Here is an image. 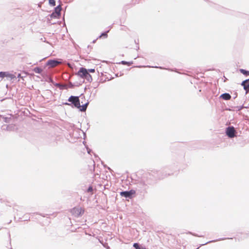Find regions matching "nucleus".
<instances>
[{"instance_id":"7","label":"nucleus","mask_w":249,"mask_h":249,"mask_svg":"<svg viewBox=\"0 0 249 249\" xmlns=\"http://www.w3.org/2000/svg\"><path fill=\"white\" fill-rule=\"evenodd\" d=\"M241 85L243 86L244 89L246 90V93L249 92V79L242 82Z\"/></svg>"},{"instance_id":"15","label":"nucleus","mask_w":249,"mask_h":249,"mask_svg":"<svg viewBox=\"0 0 249 249\" xmlns=\"http://www.w3.org/2000/svg\"><path fill=\"white\" fill-rule=\"evenodd\" d=\"M61 11V8L59 6H57L55 9V12L58 14H59Z\"/></svg>"},{"instance_id":"18","label":"nucleus","mask_w":249,"mask_h":249,"mask_svg":"<svg viewBox=\"0 0 249 249\" xmlns=\"http://www.w3.org/2000/svg\"><path fill=\"white\" fill-rule=\"evenodd\" d=\"M18 77H21V78H22V77H21V74H20V73H19V74H18Z\"/></svg>"},{"instance_id":"8","label":"nucleus","mask_w":249,"mask_h":249,"mask_svg":"<svg viewBox=\"0 0 249 249\" xmlns=\"http://www.w3.org/2000/svg\"><path fill=\"white\" fill-rule=\"evenodd\" d=\"M60 63V62L56 60H51L47 62V65L51 68H53L57 66Z\"/></svg>"},{"instance_id":"17","label":"nucleus","mask_w":249,"mask_h":249,"mask_svg":"<svg viewBox=\"0 0 249 249\" xmlns=\"http://www.w3.org/2000/svg\"><path fill=\"white\" fill-rule=\"evenodd\" d=\"M93 190L92 188L91 187H89L88 189V192H92Z\"/></svg>"},{"instance_id":"1","label":"nucleus","mask_w":249,"mask_h":249,"mask_svg":"<svg viewBox=\"0 0 249 249\" xmlns=\"http://www.w3.org/2000/svg\"><path fill=\"white\" fill-rule=\"evenodd\" d=\"M68 101L72 103L75 107L79 108V110L81 111H86L88 105V103H86L85 104L81 106L79 97L77 96H71L69 98Z\"/></svg>"},{"instance_id":"16","label":"nucleus","mask_w":249,"mask_h":249,"mask_svg":"<svg viewBox=\"0 0 249 249\" xmlns=\"http://www.w3.org/2000/svg\"><path fill=\"white\" fill-rule=\"evenodd\" d=\"M88 72H91V73H93L95 72V70L94 69H89L88 70Z\"/></svg>"},{"instance_id":"12","label":"nucleus","mask_w":249,"mask_h":249,"mask_svg":"<svg viewBox=\"0 0 249 249\" xmlns=\"http://www.w3.org/2000/svg\"><path fill=\"white\" fill-rule=\"evenodd\" d=\"M107 32H105L104 33H102L100 36L99 37L100 38H107Z\"/></svg>"},{"instance_id":"3","label":"nucleus","mask_w":249,"mask_h":249,"mask_svg":"<svg viewBox=\"0 0 249 249\" xmlns=\"http://www.w3.org/2000/svg\"><path fill=\"white\" fill-rule=\"evenodd\" d=\"M71 212L73 216L78 217L84 213V210L81 207H76L72 209Z\"/></svg>"},{"instance_id":"19","label":"nucleus","mask_w":249,"mask_h":249,"mask_svg":"<svg viewBox=\"0 0 249 249\" xmlns=\"http://www.w3.org/2000/svg\"><path fill=\"white\" fill-rule=\"evenodd\" d=\"M123 64H125V62L124 61H123Z\"/></svg>"},{"instance_id":"9","label":"nucleus","mask_w":249,"mask_h":249,"mask_svg":"<svg viewBox=\"0 0 249 249\" xmlns=\"http://www.w3.org/2000/svg\"><path fill=\"white\" fill-rule=\"evenodd\" d=\"M220 97L225 100H229L231 98V96L229 93H224Z\"/></svg>"},{"instance_id":"10","label":"nucleus","mask_w":249,"mask_h":249,"mask_svg":"<svg viewBox=\"0 0 249 249\" xmlns=\"http://www.w3.org/2000/svg\"><path fill=\"white\" fill-rule=\"evenodd\" d=\"M240 71L242 73H243V74H244L245 75H247V76L249 75V71H246L244 69H240Z\"/></svg>"},{"instance_id":"5","label":"nucleus","mask_w":249,"mask_h":249,"mask_svg":"<svg viewBox=\"0 0 249 249\" xmlns=\"http://www.w3.org/2000/svg\"><path fill=\"white\" fill-rule=\"evenodd\" d=\"M136 194V191L134 190H131L129 191L122 192L120 193L121 196H124L125 197H130L132 195H134Z\"/></svg>"},{"instance_id":"6","label":"nucleus","mask_w":249,"mask_h":249,"mask_svg":"<svg viewBox=\"0 0 249 249\" xmlns=\"http://www.w3.org/2000/svg\"><path fill=\"white\" fill-rule=\"evenodd\" d=\"M5 77L10 78V79H13L15 78V76L14 74H11L8 72H0V77L3 78Z\"/></svg>"},{"instance_id":"14","label":"nucleus","mask_w":249,"mask_h":249,"mask_svg":"<svg viewBox=\"0 0 249 249\" xmlns=\"http://www.w3.org/2000/svg\"><path fill=\"white\" fill-rule=\"evenodd\" d=\"M49 4L53 6H55V0H49Z\"/></svg>"},{"instance_id":"13","label":"nucleus","mask_w":249,"mask_h":249,"mask_svg":"<svg viewBox=\"0 0 249 249\" xmlns=\"http://www.w3.org/2000/svg\"><path fill=\"white\" fill-rule=\"evenodd\" d=\"M133 247L135 248V249H145L144 248H141L138 243H134Z\"/></svg>"},{"instance_id":"2","label":"nucleus","mask_w":249,"mask_h":249,"mask_svg":"<svg viewBox=\"0 0 249 249\" xmlns=\"http://www.w3.org/2000/svg\"><path fill=\"white\" fill-rule=\"evenodd\" d=\"M77 75L82 78L87 79L89 81H91L92 80V78L91 75L88 72V70L83 67L80 68Z\"/></svg>"},{"instance_id":"11","label":"nucleus","mask_w":249,"mask_h":249,"mask_svg":"<svg viewBox=\"0 0 249 249\" xmlns=\"http://www.w3.org/2000/svg\"><path fill=\"white\" fill-rule=\"evenodd\" d=\"M34 71L36 72V73H40L42 70L41 68H38V67H36V68H35L34 69Z\"/></svg>"},{"instance_id":"4","label":"nucleus","mask_w":249,"mask_h":249,"mask_svg":"<svg viewBox=\"0 0 249 249\" xmlns=\"http://www.w3.org/2000/svg\"><path fill=\"white\" fill-rule=\"evenodd\" d=\"M236 133V130L233 126H229L226 129V134L230 138L235 137Z\"/></svg>"}]
</instances>
